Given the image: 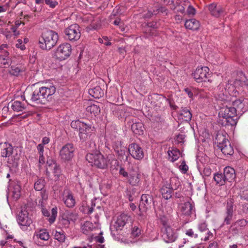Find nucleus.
<instances>
[{
  "mask_svg": "<svg viewBox=\"0 0 248 248\" xmlns=\"http://www.w3.org/2000/svg\"><path fill=\"white\" fill-rule=\"evenodd\" d=\"M140 229L139 228L136 226H134L132 230V235L134 237L139 236L140 234Z\"/></svg>",
  "mask_w": 248,
  "mask_h": 248,
  "instance_id": "53",
  "label": "nucleus"
},
{
  "mask_svg": "<svg viewBox=\"0 0 248 248\" xmlns=\"http://www.w3.org/2000/svg\"><path fill=\"white\" fill-rule=\"evenodd\" d=\"M62 201L68 208H73L76 204L74 196L69 190H65L63 192Z\"/></svg>",
  "mask_w": 248,
  "mask_h": 248,
  "instance_id": "15",
  "label": "nucleus"
},
{
  "mask_svg": "<svg viewBox=\"0 0 248 248\" xmlns=\"http://www.w3.org/2000/svg\"><path fill=\"white\" fill-rule=\"evenodd\" d=\"M37 150L39 155V163L40 164H44L45 162V158L44 156V147L41 144H38Z\"/></svg>",
  "mask_w": 248,
  "mask_h": 248,
  "instance_id": "35",
  "label": "nucleus"
},
{
  "mask_svg": "<svg viewBox=\"0 0 248 248\" xmlns=\"http://www.w3.org/2000/svg\"><path fill=\"white\" fill-rule=\"evenodd\" d=\"M11 107L14 111L17 112L22 111L25 108L24 106L22 105V103L18 101H16L12 103Z\"/></svg>",
  "mask_w": 248,
  "mask_h": 248,
  "instance_id": "40",
  "label": "nucleus"
},
{
  "mask_svg": "<svg viewBox=\"0 0 248 248\" xmlns=\"http://www.w3.org/2000/svg\"><path fill=\"white\" fill-rule=\"evenodd\" d=\"M219 123L222 125H234L237 124L236 108L233 107L222 108L218 113Z\"/></svg>",
  "mask_w": 248,
  "mask_h": 248,
  "instance_id": "1",
  "label": "nucleus"
},
{
  "mask_svg": "<svg viewBox=\"0 0 248 248\" xmlns=\"http://www.w3.org/2000/svg\"><path fill=\"white\" fill-rule=\"evenodd\" d=\"M45 181L44 178H41L38 179L35 182L34 185V188L37 191H41L44 190V187L45 186Z\"/></svg>",
  "mask_w": 248,
  "mask_h": 248,
  "instance_id": "38",
  "label": "nucleus"
},
{
  "mask_svg": "<svg viewBox=\"0 0 248 248\" xmlns=\"http://www.w3.org/2000/svg\"><path fill=\"white\" fill-rule=\"evenodd\" d=\"M82 124H84V123H81L79 121H72L71 123V126L72 128L75 129H79L81 128V126H82Z\"/></svg>",
  "mask_w": 248,
  "mask_h": 248,
  "instance_id": "50",
  "label": "nucleus"
},
{
  "mask_svg": "<svg viewBox=\"0 0 248 248\" xmlns=\"http://www.w3.org/2000/svg\"><path fill=\"white\" fill-rule=\"evenodd\" d=\"M75 148L73 144L67 143L63 146L60 151V156L64 161L71 160L74 156Z\"/></svg>",
  "mask_w": 248,
  "mask_h": 248,
  "instance_id": "11",
  "label": "nucleus"
},
{
  "mask_svg": "<svg viewBox=\"0 0 248 248\" xmlns=\"http://www.w3.org/2000/svg\"><path fill=\"white\" fill-rule=\"evenodd\" d=\"M16 46L21 50H24L25 48V45L23 44L22 40L20 39L17 40Z\"/></svg>",
  "mask_w": 248,
  "mask_h": 248,
  "instance_id": "58",
  "label": "nucleus"
},
{
  "mask_svg": "<svg viewBox=\"0 0 248 248\" xmlns=\"http://www.w3.org/2000/svg\"><path fill=\"white\" fill-rule=\"evenodd\" d=\"M205 235L204 236H202L201 239L204 241H207L209 240L210 238L213 237V233L209 231L205 232Z\"/></svg>",
  "mask_w": 248,
  "mask_h": 248,
  "instance_id": "56",
  "label": "nucleus"
},
{
  "mask_svg": "<svg viewBox=\"0 0 248 248\" xmlns=\"http://www.w3.org/2000/svg\"><path fill=\"white\" fill-rule=\"evenodd\" d=\"M41 88L42 91V93H43L45 96L46 101L49 96L54 94L56 92V88L54 85L43 86Z\"/></svg>",
  "mask_w": 248,
  "mask_h": 248,
  "instance_id": "22",
  "label": "nucleus"
},
{
  "mask_svg": "<svg viewBox=\"0 0 248 248\" xmlns=\"http://www.w3.org/2000/svg\"><path fill=\"white\" fill-rule=\"evenodd\" d=\"M216 142L217 147L225 155H232L233 154V149L230 141L226 138V135L218 133L216 137Z\"/></svg>",
  "mask_w": 248,
  "mask_h": 248,
  "instance_id": "4",
  "label": "nucleus"
},
{
  "mask_svg": "<svg viewBox=\"0 0 248 248\" xmlns=\"http://www.w3.org/2000/svg\"><path fill=\"white\" fill-rule=\"evenodd\" d=\"M128 152L135 159L140 160L144 157L143 149L137 143H133L129 145Z\"/></svg>",
  "mask_w": 248,
  "mask_h": 248,
  "instance_id": "14",
  "label": "nucleus"
},
{
  "mask_svg": "<svg viewBox=\"0 0 248 248\" xmlns=\"http://www.w3.org/2000/svg\"><path fill=\"white\" fill-rule=\"evenodd\" d=\"M140 174L137 171H133L129 174L128 182L132 186H137L139 184L140 179Z\"/></svg>",
  "mask_w": 248,
  "mask_h": 248,
  "instance_id": "29",
  "label": "nucleus"
},
{
  "mask_svg": "<svg viewBox=\"0 0 248 248\" xmlns=\"http://www.w3.org/2000/svg\"><path fill=\"white\" fill-rule=\"evenodd\" d=\"M160 222L163 226V228H166V227H170L168 225V221L166 219V217H163L160 218Z\"/></svg>",
  "mask_w": 248,
  "mask_h": 248,
  "instance_id": "60",
  "label": "nucleus"
},
{
  "mask_svg": "<svg viewBox=\"0 0 248 248\" xmlns=\"http://www.w3.org/2000/svg\"><path fill=\"white\" fill-rule=\"evenodd\" d=\"M12 146L6 142L0 143V156L7 158V163L13 166H16L19 157L17 154H12Z\"/></svg>",
  "mask_w": 248,
  "mask_h": 248,
  "instance_id": "3",
  "label": "nucleus"
},
{
  "mask_svg": "<svg viewBox=\"0 0 248 248\" xmlns=\"http://www.w3.org/2000/svg\"><path fill=\"white\" fill-rule=\"evenodd\" d=\"M179 169L183 173H186L187 172L188 167L186 165L185 161H183L181 165L179 166Z\"/></svg>",
  "mask_w": 248,
  "mask_h": 248,
  "instance_id": "54",
  "label": "nucleus"
},
{
  "mask_svg": "<svg viewBox=\"0 0 248 248\" xmlns=\"http://www.w3.org/2000/svg\"><path fill=\"white\" fill-rule=\"evenodd\" d=\"M113 24L115 26H117L119 27V28L121 29V31H125V28L124 27V24L123 22L121 21V19L120 18H117L116 19L114 22Z\"/></svg>",
  "mask_w": 248,
  "mask_h": 248,
  "instance_id": "46",
  "label": "nucleus"
},
{
  "mask_svg": "<svg viewBox=\"0 0 248 248\" xmlns=\"http://www.w3.org/2000/svg\"><path fill=\"white\" fill-rule=\"evenodd\" d=\"M180 186V183L178 179L175 177L170 179L169 187L173 190L177 189Z\"/></svg>",
  "mask_w": 248,
  "mask_h": 248,
  "instance_id": "39",
  "label": "nucleus"
},
{
  "mask_svg": "<svg viewBox=\"0 0 248 248\" xmlns=\"http://www.w3.org/2000/svg\"><path fill=\"white\" fill-rule=\"evenodd\" d=\"M9 47V46L7 44H3L0 46V51L4 54V51H7L6 49Z\"/></svg>",
  "mask_w": 248,
  "mask_h": 248,
  "instance_id": "63",
  "label": "nucleus"
},
{
  "mask_svg": "<svg viewBox=\"0 0 248 248\" xmlns=\"http://www.w3.org/2000/svg\"><path fill=\"white\" fill-rule=\"evenodd\" d=\"M70 222L69 220L65 217V215H63L62 218L60 220V223L66 227L68 226Z\"/></svg>",
  "mask_w": 248,
  "mask_h": 248,
  "instance_id": "55",
  "label": "nucleus"
},
{
  "mask_svg": "<svg viewBox=\"0 0 248 248\" xmlns=\"http://www.w3.org/2000/svg\"><path fill=\"white\" fill-rule=\"evenodd\" d=\"M128 217L124 214H121L117 217L116 221L115 222L114 226L117 230L121 229L126 223Z\"/></svg>",
  "mask_w": 248,
  "mask_h": 248,
  "instance_id": "21",
  "label": "nucleus"
},
{
  "mask_svg": "<svg viewBox=\"0 0 248 248\" xmlns=\"http://www.w3.org/2000/svg\"><path fill=\"white\" fill-rule=\"evenodd\" d=\"M248 224V221L244 219H241L237 220L234 223H233L230 229L232 231L236 230L237 231L240 230L242 228L245 227Z\"/></svg>",
  "mask_w": 248,
  "mask_h": 248,
  "instance_id": "28",
  "label": "nucleus"
},
{
  "mask_svg": "<svg viewBox=\"0 0 248 248\" xmlns=\"http://www.w3.org/2000/svg\"><path fill=\"white\" fill-rule=\"evenodd\" d=\"M162 237L166 243L174 242L177 238V235L175 230L171 227H166L162 228Z\"/></svg>",
  "mask_w": 248,
  "mask_h": 248,
  "instance_id": "12",
  "label": "nucleus"
},
{
  "mask_svg": "<svg viewBox=\"0 0 248 248\" xmlns=\"http://www.w3.org/2000/svg\"><path fill=\"white\" fill-rule=\"evenodd\" d=\"M42 91L41 87L38 89H36L32 94L31 100L37 104H45L46 100Z\"/></svg>",
  "mask_w": 248,
  "mask_h": 248,
  "instance_id": "16",
  "label": "nucleus"
},
{
  "mask_svg": "<svg viewBox=\"0 0 248 248\" xmlns=\"http://www.w3.org/2000/svg\"><path fill=\"white\" fill-rule=\"evenodd\" d=\"M71 46L68 43H63L60 45L57 48L55 55L57 59L60 61L67 58L71 53Z\"/></svg>",
  "mask_w": 248,
  "mask_h": 248,
  "instance_id": "8",
  "label": "nucleus"
},
{
  "mask_svg": "<svg viewBox=\"0 0 248 248\" xmlns=\"http://www.w3.org/2000/svg\"><path fill=\"white\" fill-rule=\"evenodd\" d=\"M58 39L57 33L52 30L46 31L39 39V47L43 50H49L56 45Z\"/></svg>",
  "mask_w": 248,
  "mask_h": 248,
  "instance_id": "2",
  "label": "nucleus"
},
{
  "mask_svg": "<svg viewBox=\"0 0 248 248\" xmlns=\"http://www.w3.org/2000/svg\"><path fill=\"white\" fill-rule=\"evenodd\" d=\"M185 26L187 29L196 31L199 29L200 24L199 21L193 18L187 20L185 22Z\"/></svg>",
  "mask_w": 248,
  "mask_h": 248,
  "instance_id": "24",
  "label": "nucleus"
},
{
  "mask_svg": "<svg viewBox=\"0 0 248 248\" xmlns=\"http://www.w3.org/2000/svg\"><path fill=\"white\" fill-rule=\"evenodd\" d=\"M86 158L92 166H94L100 169H105L107 167V159L100 153L95 154H88Z\"/></svg>",
  "mask_w": 248,
  "mask_h": 248,
  "instance_id": "5",
  "label": "nucleus"
},
{
  "mask_svg": "<svg viewBox=\"0 0 248 248\" xmlns=\"http://www.w3.org/2000/svg\"><path fill=\"white\" fill-rule=\"evenodd\" d=\"M65 38L71 41L78 40L81 35L79 26L77 24L71 25L64 30Z\"/></svg>",
  "mask_w": 248,
  "mask_h": 248,
  "instance_id": "6",
  "label": "nucleus"
},
{
  "mask_svg": "<svg viewBox=\"0 0 248 248\" xmlns=\"http://www.w3.org/2000/svg\"><path fill=\"white\" fill-rule=\"evenodd\" d=\"M53 173L55 181H59L64 177L62 173L61 168L57 164H55L54 166Z\"/></svg>",
  "mask_w": 248,
  "mask_h": 248,
  "instance_id": "34",
  "label": "nucleus"
},
{
  "mask_svg": "<svg viewBox=\"0 0 248 248\" xmlns=\"http://www.w3.org/2000/svg\"><path fill=\"white\" fill-rule=\"evenodd\" d=\"M238 214L240 215L248 214V204L245 203L241 205V208L238 211Z\"/></svg>",
  "mask_w": 248,
  "mask_h": 248,
  "instance_id": "49",
  "label": "nucleus"
},
{
  "mask_svg": "<svg viewBox=\"0 0 248 248\" xmlns=\"http://www.w3.org/2000/svg\"><path fill=\"white\" fill-rule=\"evenodd\" d=\"M223 175L226 181L231 182L236 177L235 170L233 168L228 166L224 169Z\"/></svg>",
  "mask_w": 248,
  "mask_h": 248,
  "instance_id": "18",
  "label": "nucleus"
},
{
  "mask_svg": "<svg viewBox=\"0 0 248 248\" xmlns=\"http://www.w3.org/2000/svg\"><path fill=\"white\" fill-rule=\"evenodd\" d=\"M95 206V204L93 201L91 203V206L88 205L86 202H83L82 203V206L80 207V210L85 214H90L93 212Z\"/></svg>",
  "mask_w": 248,
  "mask_h": 248,
  "instance_id": "27",
  "label": "nucleus"
},
{
  "mask_svg": "<svg viewBox=\"0 0 248 248\" xmlns=\"http://www.w3.org/2000/svg\"><path fill=\"white\" fill-rule=\"evenodd\" d=\"M203 174L206 176H209L212 173V170L209 167H205L203 171Z\"/></svg>",
  "mask_w": 248,
  "mask_h": 248,
  "instance_id": "59",
  "label": "nucleus"
},
{
  "mask_svg": "<svg viewBox=\"0 0 248 248\" xmlns=\"http://www.w3.org/2000/svg\"><path fill=\"white\" fill-rule=\"evenodd\" d=\"M181 213L186 216H190V215L194 212L193 206L191 203L186 201L184 203H181L179 205Z\"/></svg>",
  "mask_w": 248,
  "mask_h": 248,
  "instance_id": "17",
  "label": "nucleus"
},
{
  "mask_svg": "<svg viewBox=\"0 0 248 248\" xmlns=\"http://www.w3.org/2000/svg\"><path fill=\"white\" fill-rule=\"evenodd\" d=\"M86 110L87 112H90L91 114L96 116L99 113L100 111V108L98 106L93 104L88 106L86 108Z\"/></svg>",
  "mask_w": 248,
  "mask_h": 248,
  "instance_id": "37",
  "label": "nucleus"
},
{
  "mask_svg": "<svg viewBox=\"0 0 248 248\" xmlns=\"http://www.w3.org/2000/svg\"><path fill=\"white\" fill-rule=\"evenodd\" d=\"M23 70V69H21L19 66L12 65L9 69V72L12 75L17 76Z\"/></svg>",
  "mask_w": 248,
  "mask_h": 248,
  "instance_id": "41",
  "label": "nucleus"
},
{
  "mask_svg": "<svg viewBox=\"0 0 248 248\" xmlns=\"http://www.w3.org/2000/svg\"><path fill=\"white\" fill-rule=\"evenodd\" d=\"M21 187L19 185H16L14 187V190L13 191V196L15 198L18 199L20 196Z\"/></svg>",
  "mask_w": 248,
  "mask_h": 248,
  "instance_id": "47",
  "label": "nucleus"
},
{
  "mask_svg": "<svg viewBox=\"0 0 248 248\" xmlns=\"http://www.w3.org/2000/svg\"><path fill=\"white\" fill-rule=\"evenodd\" d=\"M65 217H67L70 221L75 222L78 218V214L76 212H67L65 214Z\"/></svg>",
  "mask_w": 248,
  "mask_h": 248,
  "instance_id": "42",
  "label": "nucleus"
},
{
  "mask_svg": "<svg viewBox=\"0 0 248 248\" xmlns=\"http://www.w3.org/2000/svg\"><path fill=\"white\" fill-rule=\"evenodd\" d=\"M79 130V137L81 140L86 141L91 138L94 132V127L92 124H87L85 123L82 124Z\"/></svg>",
  "mask_w": 248,
  "mask_h": 248,
  "instance_id": "10",
  "label": "nucleus"
},
{
  "mask_svg": "<svg viewBox=\"0 0 248 248\" xmlns=\"http://www.w3.org/2000/svg\"><path fill=\"white\" fill-rule=\"evenodd\" d=\"M180 119L185 121H189L191 119L192 114L187 108H182L179 113Z\"/></svg>",
  "mask_w": 248,
  "mask_h": 248,
  "instance_id": "25",
  "label": "nucleus"
},
{
  "mask_svg": "<svg viewBox=\"0 0 248 248\" xmlns=\"http://www.w3.org/2000/svg\"><path fill=\"white\" fill-rule=\"evenodd\" d=\"M17 221L21 228L25 231L32 223V220L29 217L28 213L25 207L21 209L17 217Z\"/></svg>",
  "mask_w": 248,
  "mask_h": 248,
  "instance_id": "7",
  "label": "nucleus"
},
{
  "mask_svg": "<svg viewBox=\"0 0 248 248\" xmlns=\"http://www.w3.org/2000/svg\"><path fill=\"white\" fill-rule=\"evenodd\" d=\"M187 13L188 15H194L195 14V9L191 5H189L187 9Z\"/></svg>",
  "mask_w": 248,
  "mask_h": 248,
  "instance_id": "61",
  "label": "nucleus"
},
{
  "mask_svg": "<svg viewBox=\"0 0 248 248\" xmlns=\"http://www.w3.org/2000/svg\"><path fill=\"white\" fill-rule=\"evenodd\" d=\"M55 238L60 242H63L65 236L62 232L56 231L54 234Z\"/></svg>",
  "mask_w": 248,
  "mask_h": 248,
  "instance_id": "45",
  "label": "nucleus"
},
{
  "mask_svg": "<svg viewBox=\"0 0 248 248\" xmlns=\"http://www.w3.org/2000/svg\"><path fill=\"white\" fill-rule=\"evenodd\" d=\"M151 197L147 194H143L141 197V200L139 205V208H147V206L151 204L152 202Z\"/></svg>",
  "mask_w": 248,
  "mask_h": 248,
  "instance_id": "26",
  "label": "nucleus"
},
{
  "mask_svg": "<svg viewBox=\"0 0 248 248\" xmlns=\"http://www.w3.org/2000/svg\"><path fill=\"white\" fill-rule=\"evenodd\" d=\"M41 200H39L38 202V205L41 206H44L45 204V202L47 199L48 195L44 190H41L40 192Z\"/></svg>",
  "mask_w": 248,
  "mask_h": 248,
  "instance_id": "44",
  "label": "nucleus"
},
{
  "mask_svg": "<svg viewBox=\"0 0 248 248\" xmlns=\"http://www.w3.org/2000/svg\"><path fill=\"white\" fill-rule=\"evenodd\" d=\"M198 229L201 232H206L209 231L205 222H202L198 225Z\"/></svg>",
  "mask_w": 248,
  "mask_h": 248,
  "instance_id": "48",
  "label": "nucleus"
},
{
  "mask_svg": "<svg viewBox=\"0 0 248 248\" xmlns=\"http://www.w3.org/2000/svg\"><path fill=\"white\" fill-rule=\"evenodd\" d=\"M12 63V60L9 57V53L7 51H4V54L0 56V67L6 68Z\"/></svg>",
  "mask_w": 248,
  "mask_h": 248,
  "instance_id": "19",
  "label": "nucleus"
},
{
  "mask_svg": "<svg viewBox=\"0 0 248 248\" xmlns=\"http://www.w3.org/2000/svg\"><path fill=\"white\" fill-rule=\"evenodd\" d=\"M213 180L216 185L219 186H224L227 182L223 174L221 173H215L214 174Z\"/></svg>",
  "mask_w": 248,
  "mask_h": 248,
  "instance_id": "30",
  "label": "nucleus"
},
{
  "mask_svg": "<svg viewBox=\"0 0 248 248\" xmlns=\"http://www.w3.org/2000/svg\"><path fill=\"white\" fill-rule=\"evenodd\" d=\"M173 191L170 187L166 186H163L160 189L163 197L166 200L169 199L172 197Z\"/></svg>",
  "mask_w": 248,
  "mask_h": 248,
  "instance_id": "33",
  "label": "nucleus"
},
{
  "mask_svg": "<svg viewBox=\"0 0 248 248\" xmlns=\"http://www.w3.org/2000/svg\"><path fill=\"white\" fill-rule=\"evenodd\" d=\"M169 158L172 162H174L177 160L180 156V153L179 150L175 148H172L171 150L168 151Z\"/></svg>",
  "mask_w": 248,
  "mask_h": 248,
  "instance_id": "32",
  "label": "nucleus"
},
{
  "mask_svg": "<svg viewBox=\"0 0 248 248\" xmlns=\"http://www.w3.org/2000/svg\"><path fill=\"white\" fill-rule=\"evenodd\" d=\"M186 234L188 236H190L192 238H196L198 237V234L197 233H194L192 229H191L187 230L186 231Z\"/></svg>",
  "mask_w": 248,
  "mask_h": 248,
  "instance_id": "57",
  "label": "nucleus"
},
{
  "mask_svg": "<svg viewBox=\"0 0 248 248\" xmlns=\"http://www.w3.org/2000/svg\"><path fill=\"white\" fill-rule=\"evenodd\" d=\"M50 141V139L49 138L47 137H45L43 138L42 140V143H40L41 145H42L43 147L44 146V145L48 144Z\"/></svg>",
  "mask_w": 248,
  "mask_h": 248,
  "instance_id": "62",
  "label": "nucleus"
},
{
  "mask_svg": "<svg viewBox=\"0 0 248 248\" xmlns=\"http://www.w3.org/2000/svg\"><path fill=\"white\" fill-rule=\"evenodd\" d=\"M93 227V225L92 222L86 221L81 225V229L84 233L87 234Z\"/></svg>",
  "mask_w": 248,
  "mask_h": 248,
  "instance_id": "36",
  "label": "nucleus"
},
{
  "mask_svg": "<svg viewBox=\"0 0 248 248\" xmlns=\"http://www.w3.org/2000/svg\"><path fill=\"white\" fill-rule=\"evenodd\" d=\"M207 248H218V244L216 241L211 242Z\"/></svg>",
  "mask_w": 248,
  "mask_h": 248,
  "instance_id": "64",
  "label": "nucleus"
},
{
  "mask_svg": "<svg viewBox=\"0 0 248 248\" xmlns=\"http://www.w3.org/2000/svg\"><path fill=\"white\" fill-rule=\"evenodd\" d=\"M89 94L95 98L101 97L104 94L103 91L99 86H96L94 88L89 90Z\"/></svg>",
  "mask_w": 248,
  "mask_h": 248,
  "instance_id": "31",
  "label": "nucleus"
},
{
  "mask_svg": "<svg viewBox=\"0 0 248 248\" xmlns=\"http://www.w3.org/2000/svg\"><path fill=\"white\" fill-rule=\"evenodd\" d=\"M45 3L51 8H54L58 4L57 1L52 0H45Z\"/></svg>",
  "mask_w": 248,
  "mask_h": 248,
  "instance_id": "52",
  "label": "nucleus"
},
{
  "mask_svg": "<svg viewBox=\"0 0 248 248\" xmlns=\"http://www.w3.org/2000/svg\"><path fill=\"white\" fill-rule=\"evenodd\" d=\"M157 14V11H155V9H153V10H148V12L143 15V16L145 18H151L153 15H156Z\"/></svg>",
  "mask_w": 248,
  "mask_h": 248,
  "instance_id": "51",
  "label": "nucleus"
},
{
  "mask_svg": "<svg viewBox=\"0 0 248 248\" xmlns=\"http://www.w3.org/2000/svg\"><path fill=\"white\" fill-rule=\"evenodd\" d=\"M132 122L133 123L131 125V129L132 131L137 135H142L144 132L143 125L141 123L135 122L133 120H131Z\"/></svg>",
  "mask_w": 248,
  "mask_h": 248,
  "instance_id": "23",
  "label": "nucleus"
},
{
  "mask_svg": "<svg viewBox=\"0 0 248 248\" xmlns=\"http://www.w3.org/2000/svg\"><path fill=\"white\" fill-rule=\"evenodd\" d=\"M37 237L43 240H47L49 238L48 232L46 230H40L36 234Z\"/></svg>",
  "mask_w": 248,
  "mask_h": 248,
  "instance_id": "43",
  "label": "nucleus"
},
{
  "mask_svg": "<svg viewBox=\"0 0 248 248\" xmlns=\"http://www.w3.org/2000/svg\"><path fill=\"white\" fill-rule=\"evenodd\" d=\"M234 200L229 198L226 201V211L224 219V224L229 225L232 219Z\"/></svg>",
  "mask_w": 248,
  "mask_h": 248,
  "instance_id": "13",
  "label": "nucleus"
},
{
  "mask_svg": "<svg viewBox=\"0 0 248 248\" xmlns=\"http://www.w3.org/2000/svg\"><path fill=\"white\" fill-rule=\"evenodd\" d=\"M209 71V69L208 67H198L192 73V75L194 78L197 82L206 81L207 80L209 81V79H207L210 76Z\"/></svg>",
  "mask_w": 248,
  "mask_h": 248,
  "instance_id": "9",
  "label": "nucleus"
},
{
  "mask_svg": "<svg viewBox=\"0 0 248 248\" xmlns=\"http://www.w3.org/2000/svg\"><path fill=\"white\" fill-rule=\"evenodd\" d=\"M209 10L211 14L215 17H219L223 13L222 7L216 3H212L209 5Z\"/></svg>",
  "mask_w": 248,
  "mask_h": 248,
  "instance_id": "20",
  "label": "nucleus"
}]
</instances>
